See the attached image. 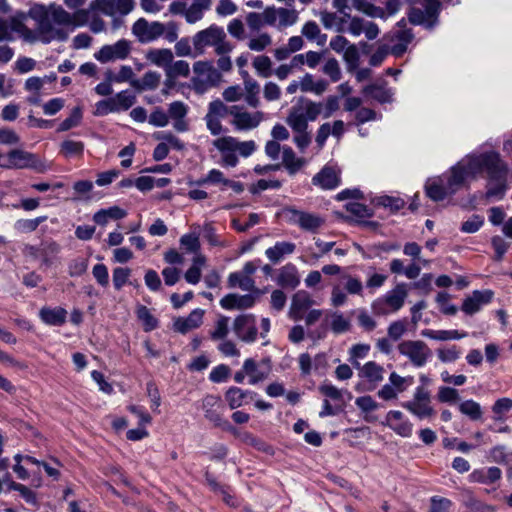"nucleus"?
Returning a JSON list of instances; mask_svg holds the SVG:
<instances>
[{"label":"nucleus","mask_w":512,"mask_h":512,"mask_svg":"<svg viewBox=\"0 0 512 512\" xmlns=\"http://www.w3.org/2000/svg\"><path fill=\"white\" fill-rule=\"evenodd\" d=\"M322 111V102L303 99L293 105L286 117V124L294 133L293 143L304 152L312 142L308 123L315 121Z\"/></svg>","instance_id":"1"},{"label":"nucleus","mask_w":512,"mask_h":512,"mask_svg":"<svg viewBox=\"0 0 512 512\" xmlns=\"http://www.w3.org/2000/svg\"><path fill=\"white\" fill-rule=\"evenodd\" d=\"M473 171H486L488 175L487 198L503 199L507 190L508 166L496 152H487L473 157Z\"/></svg>","instance_id":"2"},{"label":"nucleus","mask_w":512,"mask_h":512,"mask_svg":"<svg viewBox=\"0 0 512 512\" xmlns=\"http://www.w3.org/2000/svg\"><path fill=\"white\" fill-rule=\"evenodd\" d=\"M212 145L220 154L219 164L225 168L236 167L239 164V157L248 158L257 150L254 140L242 141L230 135L215 138Z\"/></svg>","instance_id":"3"},{"label":"nucleus","mask_w":512,"mask_h":512,"mask_svg":"<svg viewBox=\"0 0 512 512\" xmlns=\"http://www.w3.org/2000/svg\"><path fill=\"white\" fill-rule=\"evenodd\" d=\"M90 9L112 18L113 30L124 25L123 18L135 9L134 0H93Z\"/></svg>","instance_id":"4"},{"label":"nucleus","mask_w":512,"mask_h":512,"mask_svg":"<svg viewBox=\"0 0 512 512\" xmlns=\"http://www.w3.org/2000/svg\"><path fill=\"white\" fill-rule=\"evenodd\" d=\"M419 6L411 7L407 16L413 25L423 26L432 29L438 24L441 11L440 0H418Z\"/></svg>","instance_id":"5"},{"label":"nucleus","mask_w":512,"mask_h":512,"mask_svg":"<svg viewBox=\"0 0 512 512\" xmlns=\"http://www.w3.org/2000/svg\"><path fill=\"white\" fill-rule=\"evenodd\" d=\"M212 6V0H192L188 5L186 1H173L169 5L170 13L181 15L188 24H194L203 19L205 12Z\"/></svg>","instance_id":"6"},{"label":"nucleus","mask_w":512,"mask_h":512,"mask_svg":"<svg viewBox=\"0 0 512 512\" xmlns=\"http://www.w3.org/2000/svg\"><path fill=\"white\" fill-rule=\"evenodd\" d=\"M397 348L399 353L417 368L425 366L432 355L428 345L421 340H405L399 343Z\"/></svg>","instance_id":"7"},{"label":"nucleus","mask_w":512,"mask_h":512,"mask_svg":"<svg viewBox=\"0 0 512 512\" xmlns=\"http://www.w3.org/2000/svg\"><path fill=\"white\" fill-rule=\"evenodd\" d=\"M231 125L236 131H250L257 128L264 120L265 114L262 111L248 112L243 106H231Z\"/></svg>","instance_id":"8"},{"label":"nucleus","mask_w":512,"mask_h":512,"mask_svg":"<svg viewBox=\"0 0 512 512\" xmlns=\"http://www.w3.org/2000/svg\"><path fill=\"white\" fill-rule=\"evenodd\" d=\"M283 212L290 223L298 225L302 230L311 233H316L325 222L317 214L301 211L294 207H286Z\"/></svg>","instance_id":"9"},{"label":"nucleus","mask_w":512,"mask_h":512,"mask_svg":"<svg viewBox=\"0 0 512 512\" xmlns=\"http://www.w3.org/2000/svg\"><path fill=\"white\" fill-rule=\"evenodd\" d=\"M414 383L412 376L403 377L396 372L389 375L388 383L378 390L377 396L384 401H394Z\"/></svg>","instance_id":"10"},{"label":"nucleus","mask_w":512,"mask_h":512,"mask_svg":"<svg viewBox=\"0 0 512 512\" xmlns=\"http://www.w3.org/2000/svg\"><path fill=\"white\" fill-rule=\"evenodd\" d=\"M473 157H470L466 164L460 162L453 166L450 173L443 178L444 184L451 195L455 194L464 185L468 176L479 173V171L472 170Z\"/></svg>","instance_id":"11"},{"label":"nucleus","mask_w":512,"mask_h":512,"mask_svg":"<svg viewBox=\"0 0 512 512\" xmlns=\"http://www.w3.org/2000/svg\"><path fill=\"white\" fill-rule=\"evenodd\" d=\"M264 18L267 26L277 29L294 25L298 20V12L295 9L275 8L274 6L264 9Z\"/></svg>","instance_id":"12"},{"label":"nucleus","mask_w":512,"mask_h":512,"mask_svg":"<svg viewBox=\"0 0 512 512\" xmlns=\"http://www.w3.org/2000/svg\"><path fill=\"white\" fill-rule=\"evenodd\" d=\"M221 38H226V33L214 24L197 32L192 39L196 55H202L206 47L216 45Z\"/></svg>","instance_id":"13"},{"label":"nucleus","mask_w":512,"mask_h":512,"mask_svg":"<svg viewBox=\"0 0 512 512\" xmlns=\"http://www.w3.org/2000/svg\"><path fill=\"white\" fill-rule=\"evenodd\" d=\"M163 23L158 21L148 22L145 18H139L132 26V33L140 43H150L162 37Z\"/></svg>","instance_id":"14"},{"label":"nucleus","mask_w":512,"mask_h":512,"mask_svg":"<svg viewBox=\"0 0 512 512\" xmlns=\"http://www.w3.org/2000/svg\"><path fill=\"white\" fill-rule=\"evenodd\" d=\"M219 398L213 395H207L202 400V408L205 412V418L212 422L214 426L220 427L234 435L237 434V429L233 427L222 415L217 411L216 406L219 405Z\"/></svg>","instance_id":"15"},{"label":"nucleus","mask_w":512,"mask_h":512,"mask_svg":"<svg viewBox=\"0 0 512 512\" xmlns=\"http://www.w3.org/2000/svg\"><path fill=\"white\" fill-rule=\"evenodd\" d=\"M35 169L38 172L45 170L44 164L38 157L30 152L14 149L9 152V169Z\"/></svg>","instance_id":"16"},{"label":"nucleus","mask_w":512,"mask_h":512,"mask_svg":"<svg viewBox=\"0 0 512 512\" xmlns=\"http://www.w3.org/2000/svg\"><path fill=\"white\" fill-rule=\"evenodd\" d=\"M233 330L241 341L246 343L254 342L258 335L255 316L253 314L237 316L233 323Z\"/></svg>","instance_id":"17"},{"label":"nucleus","mask_w":512,"mask_h":512,"mask_svg":"<svg viewBox=\"0 0 512 512\" xmlns=\"http://www.w3.org/2000/svg\"><path fill=\"white\" fill-rule=\"evenodd\" d=\"M408 292L406 289V284L401 283L395 286L394 289L388 291L383 300H378L373 303V309L379 314H385L387 311L384 309L378 308L379 305L383 302L385 303L391 311L395 312L402 308L404 305L405 299L407 298Z\"/></svg>","instance_id":"18"},{"label":"nucleus","mask_w":512,"mask_h":512,"mask_svg":"<svg viewBox=\"0 0 512 512\" xmlns=\"http://www.w3.org/2000/svg\"><path fill=\"white\" fill-rule=\"evenodd\" d=\"M130 42L121 39L112 45H104L95 53V58L101 63L125 59L130 53Z\"/></svg>","instance_id":"19"},{"label":"nucleus","mask_w":512,"mask_h":512,"mask_svg":"<svg viewBox=\"0 0 512 512\" xmlns=\"http://www.w3.org/2000/svg\"><path fill=\"white\" fill-rule=\"evenodd\" d=\"M414 35L411 29L407 28L405 19H401L397 23V28L392 33L391 41L395 42L390 49V53L396 57L402 56L412 42Z\"/></svg>","instance_id":"20"},{"label":"nucleus","mask_w":512,"mask_h":512,"mask_svg":"<svg viewBox=\"0 0 512 512\" xmlns=\"http://www.w3.org/2000/svg\"><path fill=\"white\" fill-rule=\"evenodd\" d=\"M345 17H347L348 22V27H345V32L353 36H359L364 33L368 40H374L379 35V28L374 22L366 21L356 16L351 17L350 14H345Z\"/></svg>","instance_id":"21"},{"label":"nucleus","mask_w":512,"mask_h":512,"mask_svg":"<svg viewBox=\"0 0 512 512\" xmlns=\"http://www.w3.org/2000/svg\"><path fill=\"white\" fill-rule=\"evenodd\" d=\"M188 111V106L182 101H174L169 104L168 117L173 120V128L177 132L188 131L189 124L188 121L186 120Z\"/></svg>","instance_id":"22"},{"label":"nucleus","mask_w":512,"mask_h":512,"mask_svg":"<svg viewBox=\"0 0 512 512\" xmlns=\"http://www.w3.org/2000/svg\"><path fill=\"white\" fill-rule=\"evenodd\" d=\"M492 297L493 292L491 290H475L471 296L464 299L461 309L466 314L472 315L478 312L483 305L488 304Z\"/></svg>","instance_id":"23"},{"label":"nucleus","mask_w":512,"mask_h":512,"mask_svg":"<svg viewBox=\"0 0 512 512\" xmlns=\"http://www.w3.org/2000/svg\"><path fill=\"white\" fill-rule=\"evenodd\" d=\"M313 300L309 293L300 290L296 292L292 297V302L289 310V316L291 319L298 321L303 318L304 312L307 311L312 305Z\"/></svg>","instance_id":"24"},{"label":"nucleus","mask_w":512,"mask_h":512,"mask_svg":"<svg viewBox=\"0 0 512 512\" xmlns=\"http://www.w3.org/2000/svg\"><path fill=\"white\" fill-rule=\"evenodd\" d=\"M359 377L365 379L375 388L384 379V367L375 361H368L363 366L358 367Z\"/></svg>","instance_id":"25"},{"label":"nucleus","mask_w":512,"mask_h":512,"mask_svg":"<svg viewBox=\"0 0 512 512\" xmlns=\"http://www.w3.org/2000/svg\"><path fill=\"white\" fill-rule=\"evenodd\" d=\"M255 304V297L251 294H227L220 300V305L226 310L233 309H247L253 307Z\"/></svg>","instance_id":"26"},{"label":"nucleus","mask_w":512,"mask_h":512,"mask_svg":"<svg viewBox=\"0 0 512 512\" xmlns=\"http://www.w3.org/2000/svg\"><path fill=\"white\" fill-rule=\"evenodd\" d=\"M257 394L251 390H243L239 387H230L225 393V399L231 409H236L247 404Z\"/></svg>","instance_id":"27"},{"label":"nucleus","mask_w":512,"mask_h":512,"mask_svg":"<svg viewBox=\"0 0 512 512\" xmlns=\"http://www.w3.org/2000/svg\"><path fill=\"white\" fill-rule=\"evenodd\" d=\"M204 310L194 309L186 318L179 317L174 322L175 331L185 334L198 328L203 322Z\"/></svg>","instance_id":"28"},{"label":"nucleus","mask_w":512,"mask_h":512,"mask_svg":"<svg viewBox=\"0 0 512 512\" xmlns=\"http://www.w3.org/2000/svg\"><path fill=\"white\" fill-rule=\"evenodd\" d=\"M312 183L322 189H334L340 184V175L334 168L325 166L314 175Z\"/></svg>","instance_id":"29"},{"label":"nucleus","mask_w":512,"mask_h":512,"mask_svg":"<svg viewBox=\"0 0 512 512\" xmlns=\"http://www.w3.org/2000/svg\"><path fill=\"white\" fill-rule=\"evenodd\" d=\"M282 165L288 174L293 176L306 165V160L302 157H297L294 150L290 146L285 145L282 148Z\"/></svg>","instance_id":"30"},{"label":"nucleus","mask_w":512,"mask_h":512,"mask_svg":"<svg viewBox=\"0 0 512 512\" xmlns=\"http://www.w3.org/2000/svg\"><path fill=\"white\" fill-rule=\"evenodd\" d=\"M42 322L50 326H61L66 322L67 311L62 307L50 308L44 306L39 311Z\"/></svg>","instance_id":"31"},{"label":"nucleus","mask_w":512,"mask_h":512,"mask_svg":"<svg viewBox=\"0 0 512 512\" xmlns=\"http://www.w3.org/2000/svg\"><path fill=\"white\" fill-rule=\"evenodd\" d=\"M362 93L371 97L381 104L391 103L393 101V91L383 84H370L362 89Z\"/></svg>","instance_id":"32"},{"label":"nucleus","mask_w":512,"mask_h":512,"mask_svg":"<svg viewBox=\"0 0 512 512\" xmlns=\"http://www.w3.org/2000/svg\"><path fill=\"white\" fill-rule=\"evenodd\" d=\"M146 59L151 64L163 68L164 71L166 72L167 68L170 65V62L173 61V53L168 48H154L147 51Z\"/></svg>","instance_id":"33"},{"label":"nucleus","mask_w":512,"mask_h":512,"mask_svg":"<svg viewBox=\"0 0 512 512\" xmlns=\"http://www.w3.org/2000/svg\"><path fill=\"white\" fill-rule=\"evenodd\" d=\"M277 283L282 287H297L300 283L297 268L293 264L283 266L279 271Z\"/></svg>","instance_id":"34"},{"label":"nucleus","mask_w":512,"mask_h":512,"mask_svg":"<svg viewBox=\"0 0 512 512\" xmlns=\"http://www.w3.org/2000/svg\"><path fill=\"white\" fill-rule=\"evenodd\" d=\"M296 245L292 242H276L273 247L265 251L266 257L273 263H278L285 255H290L295 251Z\"/></svg>","instance_id":"35"},{"label":"nucleus","mask_w":512,"mask_h":512,"mask_svg":"<svg viewBox=\"0 0 512 512\" xmlns=\"http://www.w3.org/2000/svg\"><path fill=\"white\" fill-rule=\"evenodd\" d=\"M502 472L498 467L492 466L487 469H477L470 474L472 482L492 484L501 478Z\"/></svg>","instance_id":"36"},{"label":"nucleus","mask_w":512,"mask_h":512,"mask_svg":"<svg viewBox=\"0 0 512 512\" xmlns=\"http://www.w3.org/2000/svg\"><path fill=\"white\" fill-rule=\"evenodd\" d=\"M227 283L230 288L238 287L243 291L258 292L253 278L242 274L240 271L230 273Z\"/></svg>","instance_id":"37"},{"label":"nucleus","mask_w":512,"mask_h":512,"mask_svg":"<svg viewBox=\"0 0 512 512\" xmlns=\"http://www.w3.org/2000/svg\"><path fill=\"white\" fill-rule=\"evenodd\" d=\"M243 364L245 372H247V376L249 377L248 383L250 385H255L267 379L269 370H262L254 359L248 358Z\"/></svg>","instance_id":"38"},{"label":"nucleus","mask_w":512,"mask_h":512,"mask_svg":"<svg viewBox=\"0 0 512 512\" xmlns=\"http://www.w3.org/2000/svg\"><path fill=\"white\" fill-rule=\"evenodd\" d=\"M426 195L433 201H442L446 197L451 196L448 192L444 179L439 178L437 180L428 181L425 185Z\"/></svg>","instance_id":"39"},{"label":"nucleus","mask_w":512,"mask_h":512,"mask_svg":"<svg viewBox=\"0 0 512 512\" xmlns=\"http://www.w3.org/2000/svg\"><path fill=\"white\" fill-rule=\"evenodd\" d=\"M402 407L419 419L430 418L435 414L433 407L426 402L406 401L402 403Z\"/></svg>","instance_id":"40"},{"label":"nucleus","mask_w":512,"mask_h":512,"mask_svg":"<svg viewBox=\"0 0 512 512\" xmlns=\"http://www.w3.org/2000/svg\"><path fill=\"white\" fill-rule=\"evenodd\" d=\"M38 31L41 35V40L45 43H49L53 39H58L64 41L67 38L65 32L61 30L54 29L49 21V19L44 20L43 22H39Z\"/></svg>","instance_id":"41"},{"label":"nucleus","mask_w":512,"mask_h":512,"mask_svg":"<svg viewBox=\"0 0 512 512\" xmlns=\"http://www.w3.org/2000/svg\"><path fill=\"white\" fill-rule=\"evenodd\" d=\"M338 16L336 13L323 12L321 13V23L326 29H335L337 32H345V23H347V17Z\"/></svg>","instance_id":"42"},{"label":"nucleus","mask_w":512,"mask_h":512,"mask_svg":"<svg viewBox=\"0 0 512 512\" xmlns=\"http://www.w3.org/2000/svg\"><path fill=\"white\" fill-rule=\"evenodd\" d=\"M301 33L310 41H316L320 46L326 43L327 35L322 34L318 24L315 21L306 22L301 30Z\"/></svg>","instance_id":"43"},{"label":"nucleus","mask_w":512,"mask_h":512,"mask_svg":"<svg viewBox=\"0 0 512 512\" xmlns=\"http://www.w3.org/2000/svg\"><path fill=\"white\" fill-rule=\"evenodd\" d=\"M84 143L72 139L64 140L60 145V153L66 157H81L84 152Z\"/></svg>","instance_id":"44"},{"label":"nucleus","mask_w":512,"mask_h":512,"mask_svg":"<svg viewBox=\"0 0 512 512\" xmlns=\"http://www.w3.org/2000/svg\"><path fill=\"white\" fill-rule=\"evenodd\" d=\"M458 408L463 415L469 417L472 421H477L482 418L483 412L481 405L472 399L461 402Z\"/></svg>","instance_id":"45"},{"label":"nucleus","mask_w":512,"mask_h":512,"mask_svg":"<svg viewBox=\"0 0 512 512\" xmlns=\"http://www.w3.org/2000/svg\"><path fill=\"white\" fill-rule=\"evenodd\" d=\"M272 45V37L267 32L259 33L250 37L247 46L251 51L262 52Z\"/></svg>","instance_id":"46"},{"label":"nucleus","mask_w":512,"mask_h":512,"mask_svg":"<svg viewBox=\"0 0 512 512\" xmlns=\"http://www.w3.org/2000/svg\"><path fill=\"white\" fill-rule=\"evenodd\" d=\"M136 314L138 319L142 322L143 329L146 332H150L157 328L158 320L152 315V313L146 306H138Z\"/></svg>","instance_id":"47"},{"label":"nucleus","mask_w":512,"mask_h":512,"mask_svg":"<svg viewBox=\"0 0 512 512\" xmlns=\"http://www.w3.org/2000/svg\"><path fill=\"white\" fill-rule=\"evenodd\" d=\"M166 76L169 79H176L178 77H187L190 73L189 63L184 60H178L176 62H170L169 67L166 70Z\"/></svg>","instance_id":"48"},{"label":"nucleus","mask_w":512,"mask_h":512,"mask_svg":"<svg viewBox=\"0 0 512 512\" xmlns=\"http://www.w3.org/2000/svg\"><path fill=\"white\" fill-rule=\"evenodd\" d=\"M252 65L256 73L263 78H268L272 75V61L266 55H259L253 59Z\"/></svg>","instance_id":"49"},{"label":"nucleus","mask_w":512,"mask_h":512,"mask_svg":"<svg viewBox=\"0 0 512 512\" xmlns=\"http://www.w3.org/2000/svg\"><path fill=\"white\" fill-rule=\"evenodd\" d=\"M115 106L117 107V111L123 110L126 111L131 108L136 102V96L134 93L124 90L117 93L114 97Z\"/></svg>","instance_id":"50"},{"label":"nucleus","mask_w":512,"mask_h":512,"mask_svg":"<svg viewBox=\"0 0 512 512\" xmlns=\"http://www.w3.org/2000/svg\"><path fill=\"white\" fill-rule=\"evenodd\" d=\"M341 280L343 282V289L351 295H361L363 292V284L360 279L350 275L342 274Z\"/></svg>","instance_id":"51"},{"label":"nucleus","mask_w":512,"mask_h":512,"mask_svg":"<svg viewBox=\"0 0 512 512\" xmlns=\"http://www.w3.org/2000/svg\"><path fill=\"white\" fill-rule=\"evenodd\" d=\"M160 76L155 72H147L144 74L141 81L134 80L131 85L138 90L154 89L157 87Z\"/></svg>","instance_id":"52"},{"label":"nucleus","mask_w":512,"mask_h":512,"mask_svg":"<svg viewBox=\"0 0 512 512\" xmlns=\"http://www.w3.org/2000/svg\"><path fill=\"white\" fill-rule=\"evenodd\" d=\"M50 17L52 20L60 25H71L73 22L72 15L64 10L61 6L51 4L50 5Z\"/></svg>","instance_id":"53"},{"label":"nucleus","mask_w":512,"mask_h":512,"mask_svg":"<svg viewBox=\"0 0 512 512\" xmlns=\"http://www.w3.org/2000/svg\"><path fill=\"white\" fill-rule=\"evenodd\" d=\"M206 115L223 119L227 115L231 116V107L226 106L220 99H216L209 103Z\"/></svg>","instance_id":"54"},{"label":"nucleus","mask_w":512,"mask_h":512,"mask_svg":"<svg viewBox=\"0 0 512 512\" xmlns=\"http://www.w3.org/2000/svg\"><path fill=\"white\" fill-rule=\"evenodd\" d=\"M229 333V318L227 316H219L213 331L210 332V337L213 340H223Z\"/></svg>","instance_id":"55"},{"label":"nucleus","mask_w":512,"mask_h":512,"mask_svg":"<svg viewBox=\"0 0 512 512\" xmlns=\"http://www.w3.org/2000/svg\"><path fill=\"white\" fill-rule=\"evenodd\" d=\"M353 5L358 11L371 18H380L384 20V12L382 11V7L376 6L369 1L360 2Z\"/></svg>","instance_id":"56"},{"label":"nucleus","mask_w":512,"mask_h":512,"mask_svg":"<svg viewBox=\"0 0 512 512\" xmlns=\"http://www.w3.org/2000/svg\"><path fill=\"white\" fill-rule=\"evenodd\" d=\"M227 180H228V178H226L224 176V173L221 170L214 168V169H211L204 178L198 180L197 184L198 185H204V184L217 185V184H222L223 186H225Z\"/></svg>","instance_id":"57"},{"label":"nucleus","mask_w":512,"mask_h":512,"mask_svg":"<svg viewBox=\"0 0 512 512\" xmlns=\"http://www.w3.org/2000/svg\"><path fill=\"white\" fill-rule=\"evenodd\" d=\"M369 351H370L369 344L359 343V344L353 345L349 350L350 361H351L352 365H354L357 368L360 367V364L357 361V359L365 358L368 355Z\"/></svg>","instance_id":"58"},{"label":"nucleus","mask_w":512,"mask_h":512,"mask_svg":"<svg viewBox=\"0 0 512 512\" xmlns=\"http://www.w3.org/2000/svg\"><path fill=\"white\" fill-rule=\"evenodd\" d=\"M82 119V111L79 107H75L70 116L67 117L65 120H63L59 127H58V131L59 132H64V131H68L70 130L71 128L73 127H76L80 121Z\"/></svg>","instance_id":"59"},{"label":"nucleus","mask_w":512,"mask_h":512,"mask_svg":"<svg viewBox=\"0 0 512 512\" xmlns=\"http://www.w3.org/2000/svg\"><path fill=\"white\" fill-rule=\"evenodd\" d=\"M351 328V323L348 319H346L342 314L340 313H334L332 315V321H331V330L335 334H341L349 331Z\"/></svg>","instance_id":"60"},{"label":"nucleus","mask_w":512,"mask_h":512,"mask_svg":"<svg viewBox=\"0 0 512 512\" xmlns=\"http://www.w3.org/2000/svg\"><path fill=\"white\" fill-rule=\"evenodd\" d=\"M180 245L190 253H197L200 249L199 237L194 233L184 234L180 238Z\"/></svg>","instance_id":"61"},{"label":"nucleus","mask_w":512,"mask_h":512,"mask_svg":"<svg viewBox=\"0 0 512 512\" xmlns=\"http://www.w3.org/2000/svg\"><path fill=\"white\" fill-rule=\"evenodd\" d=\"M437 398L441 403H455L459 400V392L455 388L441 386L439 387Z\"/></svg>","instance_id":"62"},{"label":"nucleus","mask_w":512,"mask_h":512,"mask_svg":"<svg viewBox=\"0 0 512 512\" xmlns=\"http://www.w3.org/2000/svg\"><path fill=\"white\" fill-rule=\"evenodd\" d=\"M131 275L129 268L117 267L113 270V285L116 290H120L128 281Z\"/></svg>","instance_id":"63"},{"label":"nucleus","mask_w":512,"mask_h":512,"mask_svg":"<svg viewBox=\"0 0 512 512\" xmlns=\"http://www.w3.org/2000/svg\"><path fill=\"white\" fill-rule=\"evenodd\" d=\"M461 351L457 346L437 350V356L443 363H451L460 358Z\"/></svg>","instance_id":"64"}]
</instances>
